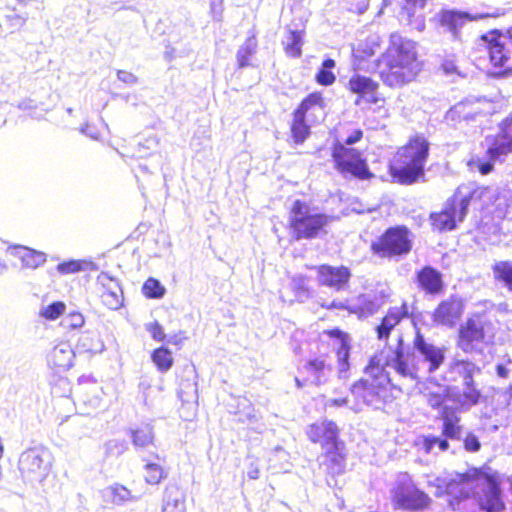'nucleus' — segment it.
Instances as JSON below:
<instances>
[{
  "label": "nucleus",
  "mask_w": 512,
  "mask_h": 512,
  "mask_svg": "<svg viewBox=\"0 0 512 512\" xmlns=\"http://www.w3.org/2000/svg\"><path fill=\"white\" fill-rule=\"evenodd\" d=\"M386 352L397 380L407 388L416 385L425 374L438 370L445 360L444 349L428 342L419 330L413 340V350L404 346L398 334L395 346H388Z\"/></svg>",
  "instance_id": "obj_1"
},
{
  "label": "nucleus",
  "mask_w": 512,
  "mask_h": 512,
  "mask_svg": "<svg viewBox=\"0 0 512 512\" xmlns=\"http://www.w3.org/2000/svg\"><path fill=\"white\" fill-rule=\"evenodd\" d=\"M463 190V187H459L440 212L431 213L430 220L435 230L442 232L455 229L457 221L462 222L466 217L472 200H480L484 206L496 205L501 210L509 206L508 195L511 192L506 188L479 187L466 193Z\"/></svg>",
  "instance_id": "obj_2"
},
{
  "label": "nucleus",
  "mask_w": 512,
  "mask_h": 512,
  "mask_svg": "<svg viewBox=\"0 0 512 512\" xmlns=\"http://www.w3.org/2000/svg\"><path fill=\"white\" fill-rule=\"evenodd\" d=\"M382 81L389 87H400L412 81L421 70L415 42L398 33L390 36V44L379 62Z\"/></svg>",
  "instance_id": "obj_3"
},
{
  "label": "nucleus",
  "mask_w": 512,
  "mask_h": 512,
  "mask_svg": "<svg viewBox=\"0 0 512 512\" xmlns=\"http://www.w3.org/2000/svg\"><path fill=\"white\" fill-rule=\"evenodd\" d=\"M391 384L400 390L407 388L401 384L390 365V356L386 350L375 355L366 368L365 378L361 379L351 387L355 397L361 398L364 403L378 407L386 396V387Z\"/></svg>",
  "instance_id": "obj_4"
},
{
  "label": "nucleus",
  "mask_w": 512,
  "mask_h": 512,
  "mask_svg": "<svg viewBox=\"0 0 512 512\" xmlns=\"http://www.w3.org/2000/svg\"><path fill=\"white\" fill-rule=\"evenodd\" d=\"M429 153V143L417 136L401 147L389 166L393 180L404 185L417 182L424 176V167Z\"/></svg>",
  "instance_id": "obj_5"
},
{
  "label": "nucleus",
  "mask_w": 512,
  "mask_h": 512,
  "mask_svg": "<svg viewBox=\"0 0 512 512\" xmlns=\"http://www.w3.org/2000/svg\"><path fill=\"white\" fill-rule=\"evenodd\" d=\"M494 316L487 310L473 312L458 330L457 347L465 353L480 350L495 336Z\"/></svg>",
  "instance_id": "obj_6"
},
{
  "label": "nucleus",
  "mask_w": 512,
  "mask_h": 512,
  "mask_svg": "<svg viewBox=\"0 0 512 512\" xmlns=\"http://www.w3.org/2000/svg\"><path fill=\"white\" fill-rule=\"evenodd\" d=\"M331 218L318 212L307 203L294 201L290 211V231L295 240L314 239L322 233L330 223Z\"/></svg>",
  "instance_id": "obj_7"
},
{
  "label": "nucleus",
  "mask_w": 512,
  "mask_h": 512,
  "mask_svg": "<svg viewBox=\"0 0 512 512\" xmlns=\"http://www.w3.org/2000/svg\"><path fill=\"white\" fill-rule=\"evenodd\" d=\"M478 60H488L495 68L508 66L512 58V27L505 32L492 30L477 40Z\"/></svg>",
  "instance_id": "obj_8"
},
{
  "label": "nucleus",
  "mask_w": 512,
  "mask_h": 512,
  "mask_svg": "<svg viewBox=\"0 0 512 512\" xmlns=\"http://www.w3.org/2000/svg\"><path fill=\"white\" fill-rule=\"evenodd\" d=\"M363 136L361 130H355L349 135L344 144L337 143L332 152V157L335 162L336 169L343 176H353L362 180L372 177L365 159L362 158L361 153L354 148H347L346 145L357 143Z\"/></svg>",
  "instance_id": "obj_9"
},
{
  "label": "nucleus",
  "mask_w": 512,
  "mask_h": 512,
  "mask_svg": "<svg viewBox=\"0 0 512 512\" xmlns=\"http://www.w3.org/2000/svg\"><path fill=\"white\" fill-rule=\"evenodd\" d=\"M52 462V454L46 447L35 446L20 454L18 469L25 482L41 483L49 475Z\"/></svg>",
  "instance_id": "obj_10"
},
{
  "label": "nucleus",
  "mask_w": 512,
  "mask_h": 512,
  "mask_svg": "<svg viewBox=\"0 0 512 512\" xmlns=\"http://www.w3.org/2000/svg\"><path fill=\"white\" fill-rule=\"evenodd\" d=\"M485 142L487 159H481L477 164L482 175L489 174L493 170L494 162L512 152V116L500 124V131L496 136L486 137Z\"/></svg>",
  "instance_id": "obj_11"
},
{
  "label": "nucleus",
  "mask_w": 512,
  "mask_h": 512,
  "mask_svg": "<svg viewBox=\"0 0 512 512\" xmlns=\"http://www.w3.org/2000/svg\"><path fill=\"white\" fill-rule=\"evenodd\" d=\"M371 248L375 254L381 257L408 254L412 248L410 231L404 226L391 227L372 243Z\"/></svg>",
  "instance_id": "obj_12"
},
{
  "label": "nucleus",
  "mask_w": 512,
  "mask_h": 512,
  "mask_svg": "<svg viewBox=\"0 0 512 512\" xmlns=\"http://www.w3.org/2000/svg\"><path fill=\"white\" fill-rule=\"evenodd\" d=\"M391 493L393 503L402 509H422L429 503V497L416 487L407 473H400L397 476Z\"/></svg>",
  "instance_id": "obj_13"
},
{
  "label": "nucleus",
  "mask_w": 512,
  "mask_h": 512,
  "mask_svg": "<svg viewBox=\"0 0 512 512\" xmlns=\"http://www.w3.org/2000/svg\"><path fill=\"white\" fill-rule=\"evenodd\" d=\"M498 15L499 13L497 9H490L479 13L443 11L440 16V23L443 28L451 33L454 40H459L460 30L467 22L481 20L488 17H497Z\"/></svg>",
  "instance_id": "obj_14"
},
{
  "label": "nucleus",
  "mask_w": 512,
  "mask_h": 512,
  "mask_svg": "<svg viewBox=\"0 0 512 512\" xmlns=\"http://www.w3.org/2000/svg\"><path fill=\"white\" fill-rule=\"evenodd\" d=\"M98 293L105 306L116 310L123 303V291L116 278L106 272H101L97 277Z\"/></svg>",
  "instance_id": "obj_15"
},
{
  "label": "nucleus",
  "mask_w": 512,
  "mask_h": 512,
  "mask_svg": "<svg viewBox=\"0 0 512 512\" xmlns=\"http://www.w3.org/2000/svg\"><path fill=\"white\" fill-rule=\"evenodd\" d=\"M316 270L318 282L336 291L343 290L351 278L350 269L346 266L320 265Z\"/></svg>",
  "instance_id": "obj_16"
},
{
  "label": "nucleus",
  "mask_w": 512,
  "mask_h": 512,
  "mask_svg": "<svg viewBox=\"0 0 512 512\" xmlns=\"http://www.w3.org/2000/svg\"><path fill=\"white\" fill-rule=\"evenodd\" d=\"M464 306L462 300L450 297L442 301L433 312V321L437 325L453 327L462 316Z\"/></svg>",
  "instance_id": "obj_17"
},
{
  "label": "nucleus",
  "mask_w": 512,
  "mask_h": 512,
  "mask_svg": "<svg viewBox=\"0 0 512 512\" xmlns=\"http://www.w3.org/2000/svg\"><path fill=\"white\" fill-rule=\"evenodd\" d=\"M306 433L310 441L321 444L323 449L328 448V446L335 447V444L340 442L338 440V427L329 420L311 424Z\"/></svg>",
  "instance_id": "obj_18"
},
{
  "label": "nucleus",
  "mask_w": 512,
  "mask_h": 512,
  "mask_svg": "<svg viewBox=\"0 0 512 512\" xmlns=\"http://www.w3.org/2000/svg\"><path fill=\"white\" fill-rule=\"evenodd\" d=\"M303 371L307 375L305 381L317 386L327 383L332 375L331 364L324 357L309 360Z\"/></svg>",
  "instance_id": "obj_19"
},
{
  "label": "nucleus",
  "mask_w": 512,
  "mask_h": 512,
  "mask_svg": "<svg viewBox=\"0 0 512 512\" xmlns=\"http://www.w3.org/2000/svg\"><path fill=\"white\" fill-rule=\"evenodd\" d=\"M75 353L68 342L56 344L47 355V363L51 368L66 371L73 365Z\"/></svg>",
  "instance_id": "obj_20"
},
{
  "label": "nucleus",
  "mask_w": 512,
  "mask_h": 512,
  "mask_svg": "<svg viewBox=\"0 0 512 512\" xmlns=\"http://www.w3.org/2000/svg\"><path fill=\"white\" fill-rule=\"evenodd\" d=\"M343 443L335 444V447L328 446L320 456V467L327 473L335 475L341 474L345 468V455L343 453Z\"/></svg>",
  "instance_id": "obj_21"
},
{
  "label": "nucleus",
  "mask_w": 512,
  "mask_h": 512,
  "mask_svg": "<svg viewBox=\"0 0 512 512\" xmlns=\"http://www.w3.org/2000/svg\"><path fill=\"white\" fill-rule=\"evenodd\" d=\"M348 86L353 93L365 98L369 103L375 104L379 100L377 97L378 83L369 77L356 74L350 78Z\"/></svg>",
  "instance_id": "obj_22"
},
{
  "label": "nucleus",
  "mask_w": 512,
  "mask_h": 512,
  "mask_svg": "<svg viewBox=\"0 0 512 512\" xmlns=\"http://www.w3.org/2000/svg\"><path fill=\"white\" fill-rule=\"evenodd\" d=\"M418 288L427 294H438L443 289L442 275L431 266H425L417 272Z\"/></svg>",
  "instance_id": "obj_23"
},
{
  "label": "nucleus",
  "mask_w": 512,
  "mask_h": 512,
  "mask_svg": "<svg viewBox=\"0 0 512 512\" xmlns=\"http://www.w3.org/2000/svg\"><path fill=\"white\" fill-rule=\"evenodd\" d=\"M482 102L479 99H466L454 105L448 112L447 117L451 120H474L483 113Z\"/></svg>",
  "instance_id": "obj_24"
},
{
  "label": "nucleus",
  "mask_w": 512,
  "mask_h": 512,
  "mask_svg": "<svg viewBox=\"0 0 512 512\" xmlns=\"http://www.w3.org/2000/svg\"><path fill=\"white\" fill-rule=\"evenodd\" d=\"M407 314L408 311L405 305L390 308L381 323L375 329L377 338L380 341H387L392 330Z\"/></svg>",
  "instance_id": "obj_25"
},
{
  "label": "nucleus",
  "mask_w": 512,
  "mask_h": 512,
  "mask_svg": "<svg viewBox=\"0 0 512 512\" xmlns=\"http://www.w3.org/2000/svg\"><path fill=\"white\" fill-rule=\"evenodd\" d=\"M329 335L337 341V359H338V376L340 379L348 378L349 371V340L347 335L342 331L335 329L329 332Z\"/></svg>",
  "instance_id": "obj_26"
},
{
  "label": "nucleus",
  "mask_w": 512,
  "mask_h": 512,
  "mask_svg": "<svg viewBox=\"0 0 512 512\" xmlns=\"http://www.w3.org/2000/svg\"><path fill=\"white\" fill-rule=\"evenodd\" d=\"M11 253L22 261L26 268L36 269L46 262V254L25 246L15 245L8 248Z\"/></svg>",
  "instance_id": "obj_27"
},
{
  "label": "nucleus",
  "mask_w": 512,
  "mask_h": 512,
  "mask_svg": "<svg viewBox=\"0 0 512 512\" xmlns=\"http://www.w3.org/2000/svg\"><path fill=\"white\" fill-rule=\"evenodd\" d=\"M162 512H186L185 496L178 486L165 488Z\"/></svg>",
  "instance_id": "obj_28"
},
{
  "label": "nucleus",
  "mask_w": 512,
  "mask_h": 512,
  "mask_svg": "<svg viewBox=\"0 0 512 512\" xmlns=\"http://www.w3.org/2000/svg\"><path fill=\"white\" fill-rule=\"evenodd\" d=\"M442 435L445 439L459 440L461 438L462 427L459 425L460 418L454 410L444 407L442 414Z\"/></svg>",
  "instance_id": "obj_29"
},
{
  "label": "nucleus",
  "mask_w": 512,
  "mask_h": 512,
  "mask_svg": "<svg viewBox=\"0 0 512 512\" xmlns=\"http://www.w3.org/2000/svg\"><path fill=\"white\" fill-rule=\"evenodd\" d=\"M451 372L457 374L462 383L474 381V376L481 374V367L465 359H455L450 365Z\"/></svg>",
  "instance_id": "obj_30"
},
{
  "label": "nucleus",
  "mask_w": 512,
  "mask_h": 512,
  "mask_svg": "<svg viewBox=\"0 0 512 512\" xmlns=\"http://www.w3.org/2000/svg\"><path fill=\"white\" fill-rule=\"evenodd\" d=\"M132 443L137 449H147L154 445V428L151 424H144L130 431Z\"/></svg>",
  "instance_id": "obj_31"
},
{
  "label": "nucleus",
  "mask_w": 512,
  "mask_h": 512,
  "mask_svg": "<svg viewBox=\"0 0 512 512\" xmlns=\"http://www.w3.org/2000/svg\"><path fill=\"white\" fill-rule=\"evenodd\" d=\"M416 446L426 454H437L440 451L448 450L449 443L445 438L435 435H426L417 439Z\"/></svg>",
  "instance_id": "obj_32"
},
{
  "label": "nucleus",
  "mask_w": 512,
  "mask_h": 512,
  "mask_svg": "<svg viewBox=\"0 0 512 512\" xmlns=\"http://www.w3.org/2000/svg\"><path fill=\"white\" fill-rule=\"evenodd\" d=\"M462 393L457 398V403L463 410H469L477 405L481 398V392L477 388L475 381L462 383Z\"/></svg>",
  "instance_id": "obj_33"
},
{
  "label": "nucleus",
  "mask_w": 512,
  "mask_h": 512,
  "mask_svg": "<svg viewBox=\"0 0 512 512\" xmlns=\"http://www.w3.org/2000/svg\"><path fill=\"white\" fill-rule=\"evenodd\" d=\"M104 496L115 505H124L128 501H137L139 497L132 495L130 490L120 484H114L104 490Z\"/></svg>",
  "instance_id": "obj_34"
},
{
  "label": "nucleus",
  "mask_w": 512,
  "mask_h": 512,
  "mask_svg": "<svg viewBox=\"0 0 512 512\" xmlns=\"http://www.w3.org/2000/svg\"><path fill=\"white\" fill-rule=\"evenodd\" d=\"M493 277L512 291V261H497L492 265Z\"/></svg>",
  "instance_id": "obj_35"
},
{
  "label": "nucleus",
  "mask_w": 512,
  "mask_h": 512,
  "mask_svg": "<svg viewBox=\"0 0 512 512\" xmlns=\"http://www.w3.org/2000/svg\"><path fill=\"white\" fill-rule=\"evenodd\" d=\"M303 44V35L301 31L290 30L283 40L284 50L290 57L297 58L301 56Z\"/></svg>",
  "instance_id": "obj_36"
},
{
  "label": "nucleus",
  "mask_w": 512,
  "mask_h": 512,
  "mask_svg": "<svg viewBox=\"0 0 512 512\" xmlns=\"http://www.w3.org/2000/svg\"><path fill=\"white\" fill-rule=\"evenodd\" d=\"M305 116L302 112H294V120L291 127L292 136L296 143H303L309 135V126L305 123Z\"/></svg>",
  "instance_id": "obj_37"
},
{
  "label": "nucleus",
  "mask_w": 512,
  "mask_h": 512,
  "mask_svg": "<svg viewBox=\"0 0 512 512\" xmlns=\"http://www.w3.org/2000/svg\"><path fill=\"white\" fill-rule=\"evenodd\" d=\"M350 312L357 313L360 316L372 315L377 310L376 303L368 295H360L356 302L349 308Z\"/></svg>",
  "instance_id": "obj_38"
},
{
  "label": "nucleus",
  "mask_w": 512,
  "mask_h": 512,
  "mask_svg": "<svg viewBox=\"0 0 512 512\" xmlns=\"http://www.w3.org/2000/svg\"><path fill=\"white\" fill-rule=\"evenodd\" d=\"M324 102L322 95L318 92L309 94L299 105L296 111L306 115L309 111H323Z\"/></svg>",
  "instance_id": "obj_39"
},
{
  "label": "nucleus",
  "mask_w": 512,
  "mask_h": 512,
  "mask_svg": "<svg viewBox=\"0 0 512 512\" xmlns=\"http://www.w3.org/2000/svg\"><path fill=\"white\" fill-rule=\"evenodd\" d=\"M335 65L336 64L333 59H326L323 61L322 66L315 77L318 84L329 86L335 82L336 76L331 71Z\"/></svg>",
  "instance_id": "obj_40"
},
{
  "label": "nucleus",
  "mask_w": 512,
  "mask_h": 512,
  "mask_svg": "<svg viewBox=\"0 0 512 512\" xmlns=\"http://www.w3.org/2000/svg\"><path fill=\"white\" fill-rule=\"evenodd\" d=\"M257 41L255 37L248 38L245 43L240 46L237 51L236 58L238 62V66L240 68L246 67L249 65V58L256 51Z\"/></svg>",
  "instance_id": "obj_41"
},
{
  "label": "nucleus",
  "mask_w": 512,
  "mask_h": 512,
  "mask_svg": "<svg viewBox=\"0 0 512 512\" xmlns=\"http://www.w3.org/2000/svg\"><path fill=\"white\" fill-rule=\"evenodd\" d=\"M152 361L161 372L168 371L173 364L171 352L164 347L154 350L152 353Z\"/></svg>",
  "instance_id": "obj_42"
},
{
  "label": "nucleus",
  "mask_w": 512,
  "mask_h": 512,
  "mask_svg": "<svg viewBox=\"0 0 512 512\" xmlns=\"http://www.w3.org/2000/svg\"><path fill=\"white\" fill-rule=\"evenodd\" d=\"M424 396L427 399L428 404L432 408L440 407L447 394V388L442 385H435L434 390H430L429 388H425L423 391Z\"/></svg>",
  "instance_id": "obj_43"
},
{
  "label": "nucleus",
  "mask_w": 512,
  "mask_h": 512,
  "mask_svg": "<svg viewBox=\"0 0 512 512\" xmlns=\"http://www.w3.org/2000/svg\"><path fill=\"white\" fill-rule=\"evenodd\" d=\"M66 310V305L64 302L57 301L53 302L47 306L41 307L39 311V315L46 320L54 321L58 319Z\"/></svg>",
  "instance_id": "obj_44"
},
{
  "label": "nucleus",
  "mask_w": 512,
  "mask_h": 512,
  "mask_svg": "<svg viewBox=\"0 0 512 512\" xmlns=\"http://www.w3.org/2000/svg\"><path fill=\"white\" fill-rule=\"evenodd\" d=\"M145 471V481L151 485L159 484L167 476L163 468L154 463L146 464Z\"/></svg>",
  "instance_id": "obj_45"
},
{
  "label": "nucleus",
  "mask_w": 512,
  "mask_h": 512,
  "mask_svg": "<svg viewBox=\"0 0 512 512\" xmlns=\"http://www.w3.org/2000/svg\"><path fill=\"white\" fill-rule=\"evenodd\" d=\"M142 291L148 298H161L165 294L164 286L154 278H149L145 281Z\"/></svg>",
  "instance_id": "obj_46"
},
{
  "label": "nucleus",
  "mask_w": 512,
  "mask_h": 512,
  "mask_svg": "<svg viewBox=\"0 0 512 512\" xmlns=\"http://www.w3.org/2000/svg\"><path fill=\"white\" fill-rule=\"evenodd\" d=\"M91 265V262L83 260H70L58 264L57 271L61 274H72L80 271H84Z\"/></svg>",
  "instance_id": "obj_47"
},
{
  "label": "nucleus",
  "mask_w": 512,
  "mask_h": 512,
  "mask_svg": "<svg viewBox=\"0 0 512 512\" xmlns=\"http://www.w3.org/2000/svg\"><path fill=\"white\" fill-rule=\"evenodd\" d=\"M178 396L183 402L195 401L197 399L196 382H185L180 384Z\"/></svg>",
  "instance_id": "obj_48"
},
{
  "label": "nucleus",
  "mask_w": 512,
  "mask_h": 512,
  "mask_svg": "<svg viewBox=\"0 0 512 512\" xmlns=\"http://www.w3.org/2000/svg\"><path fill=\"white\" fill-rule=\"evenodd\" d=\"M84 317L81 313L79 312H72L70 314H68L63 320H62V325L65 327V328H69V329H77V328H80L84 325Z\"/></svg>",
  "instance_id": "obj_49"
},
{
  "label": "nucleus",
  "mask_w": 512,
  "mask_h": 512,
  "mask_svg": "<svg viewBox=\"0 0 512 512\" xmlns=\"http://www.w3.org/2000/svg\"><path fill=\"white\" fill-rule=\"evenodd\" d=\"M145 329L151 334L154 340L163 341L165 339L163 327L157 321L147 323Z\"/></svg>",
  "instance_id": "obj_50"
},
{
  "label": "nucleus",
  "mask_w": 512,
  "mask_h": 512,
  "mask_svg": "<svg viewBox=\"0 0 512 512\" xmlns=\"http://www.w3.org/2000/svg\"><path fill=\"white\" fill-rule=\"evenodd\" d=\"M464 448L468 452H478L481 448V443L478 437L473 433H467L463 440Z\"/></svg>",
  "instance_id": "obj_51"
},
{
  "label": "nucleus",
  "mask_w": 512,
  "mask_h": 512,
  "mask_svg": "<svg viewBox=\"0 0 512 512\" xmlns=\"http://www.w3.org/2000/svg\"><path fill=\"white\" fill-rule=\"evenodd\" d=\"M5 20L9 26V28L12 31H14L16 29L22 28L26 24L27 17L14 13V14L5 16Z\"/></svg>",
  "instance_id": "obj_52"
},
{
  "label": "nucleus",
  "mask_w": 512,
  "mask_h": 512,
  "mask_svg": "<svg viewBox=\"0 0 512 512\" xmlns=\"http://www.w3.org/2000/svg\"><path fill=\"white\" fill-rule=\"evenodd\" d=\"M117 78L119 81L132 86L138 83V78L136 75H134L131 72L125 71V70H118L117 71Z\"/></svg>",
  "instance_id": "obj_53"
},
{
  "label": "nucleus",
  "mask_w": 512,
  "mask_h": 512,
  "mask_svg": "<svg viewBox=\"0 0 512 512\" xmlns=\"http://www.w3.org/2000/svg\"><path fill=\"white\" fill-rule=\"evenodd\" d=\"M210 11L213 19L220 21L223 14V0H210Z\"/></svg>",
  "instance_id": "obj_54"
},
{
  "label": "nucleus",
  "mask_w": 512,
  "mask_h": 512,
  "mask_svg": "<svg viewBox=\"0 0 512 512\" xmlns=\"http://www.w3.org/2000/svg\"><path fill=\"white\" fill-rule=\"evenodd\" d=\"M247 402V400H243V405L246 407L247 411L243 414V416H240L239 420L240 421H248V422H256L258 420L257 418V415L255 413V410L253 407H251L250 405H245V403Z\"/></svg>",
  "instance_id": "obj_55"
},
{
  "label": "nucleus",
  "mask_w": 512,
  "mask_h": 512,
  "mask_svg": "<svg viewBox=\"0 0 512 512\" xmlns=\"http://www.w3.org/2000/svg\"><path fill=\"white\" fill-rule=\"evenodd\" d=\"M81 133L85 134L86 136L90 137L93 140L99 139L100 133L96 129V127L86 124L81 128Z\"/></svg>",
  "instance_id": "obj_56"
},
{
  "label": "nucleus",
  "mask_w": 512,
  "mask_h": 512,
  "mask_svg": "<svg viewBox=\"0 0 512 512\" xmlns=\"http://www.w3.org/2000/svg\"><path fill=\"white\" fill-rule=\"evenodd\" d=\"M293 284H294L295 288H298L300 290L299 291V297L300 298L308 296L307 289L305 288V281H304V279L302 277L294 278L293 279Z\"/></svg>",
  "instance_id": "obj_57"
},
{
  "label": "nucleus",
  "mask_w": 512,
  "mask_h": 512,
  "mask_svg": "<svg viewBox=\"0 0 512 512\" xmlns=\"http://www.w3.org/2000/svg\"><path fill=\"white\" fill-rule=\"evenodd\" d=\"M371 44V47H369V49H364L362 52L366 55V56H372L374 55L375 53V50H374V47H379V43H378V37L377 36H373L371 37L367 43H366V46L370 45Z\"/></svg>",
  "instance_id": "obj_58"
},
{
  "label": "nucleus",
  "mask_w": 512,
  "mask_h": 512,
  "mask_svg": "<svg viewBox=\"0 0 512 512\" xmlns=\"http://www.w3.org/2000/svg\"><path fill=\"white\" fill-rule=\"evenodd\" d=\"M347 403H348L347 398H339V399H329L326 402V405L330 406V407H341V406H345Z\"/></svg>",
  "instance_id": "obj_59"
},
{
  "label": "nucleus",
  "mask_w": 512,
  "mask_h": 512,
  "mask_svg": "<svg viewBox=\"0 0 512 512\" xmlns=\"http://www.w3.org/2000/svg\"><path fill=\"white\" fill-rule=\"evenodd\" d=\"M323 307L328 309H349L351 306H346L343 302L332 301L329 304H322Z\"/></svg>",
  "instance_id": "obj_60"
},
{
  "label": "nucleus",
  "mask_w": 512,
  "mask_h": 512,
  "mask_svg": "<svg viewBox=\"0 0 512 512\" xmlns=\"http://www.w3.org/2000/svg\"><path fill=\"white\" fill-rule=\"evenodd\" d=\"M496 373L501 378H507L509 376V369L505 364H497Z\"/></svg>",
  "instance_id": "obj_61"
},
{
  "label": "nucleus",
  "mask_w": 512,
  "mask_h": 512,
  "mask_svg": "<svg viewBox=\"0 0 512 512\" xmlns=\"http://www.w3.org/2000/svg\"><path fill=\"white\" fill-rule=\"evenodd\" d=\"M247 475L250 479H258L259 478V469L257 466L251 465V467L247 471Z\"/></svg>",
  "instance_id": "obj_62"
},
{
  "label": "nucleus",
  "mask_w": 512,
  "mask_h": 512,
  "mask_svg": "<svg viewBox=\"0 0 512 512\" xmlns=\"http://www.w3.org/2000/svg\"><path fill=\"white\" fill-rule=\"evenodd\" d=\"M408 3H412L415 7L424 8L426 0H406ZM385 5L390 3V0H384Z\"/></svg>",
  "instance_id": "obj_63"
},
{
  "label": "nucleus",
  "mask_w": 512,
  "mask_h": 512,
  "mask_svg": "<svg viewBox=\"0 0 512 512\" xmlns=\"http://www.w3.org/2000/svg\"><path fill=\"white\" fill-rule=\"evenodd\" d=\"M145 146L148 149H155V148H157V146H158L157 138L156 137H151V138L146 139Z\"/></svg>",
  "instance_id": "obj_64"
}]
</instances>
